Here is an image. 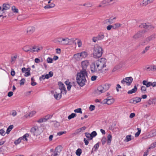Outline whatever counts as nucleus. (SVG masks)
<instances>
[{
	"mask_svg": "<svg viewBox=\"0 0 156 156\" xmlns=\"http://www.w3.org/2000/svg\"><path fill=\"white\" fill-rule=\"evenodd\" d=\"M89 63L88 60H85L81 62L82 69L79 73H78L76 77V82L80 87L83 86L86 81V77H87L86 69Z\"/></svg>",
	"mask_w": 156,
	"mask_h": 156,
	"instance_id": "nucleus-1",
	"label": "nucleus"
},
{
	"mask_svg": "<svg viewBox=\"0 0 156 156\" xmlns=\"http://www.w3.org/2000/svg\"><path fill=\"white\" fill-rule=\"evenodd\" d=\"M103 50L102 48L98 45H96L94 46L93 51V57L95 58L101 57L103 53Z\"/></svg>",
	"mask_w": 156,
	"mask_h": 156,
	"instance_id": "nucleus-2",
	"label": "nucleus"
},
{
	"mask_svg": "<svg viewBox=\"0 0 156 156\" xmlns=\"http://www.w3.org/2000/svg\"><path fill=\"white\" fill-rule=\"evenodd\" d=\"M111 85L106 83L98 86L97 90L95 91V93L97 94H100L107 90L110 87Z\"/></svg>",
	"mask_w": 156,
	"mask_h": 156,
	"instance_id": "nucleus-3",
	"label": "nucleus"
},
{
	"mask_svg": "<svg viewBox=\"0 0 156 156\" xmlns=\"http://www.w3.org/2000/svg\"><path fill=\"white\" fill-rule=\"evenodd\" d=\"M30 132L34 136H37L40 134L39 127L37 126H35L32 127L30 129Z\"/></svg>",
	"mask_w": 156,
	"mask_h": 156,
	"instance_id": "nucleus-4",
	"label": "nucleus"
},
{
	"mask_svg": "<svg viewBox=\"0 0 156 156\" xmlns=\"http://www.w3.org/2000/svg\"><path fill=\"white\" fill-rule=\"evenodd\" d=\"M155 35L153 34L148 37L144 40V41L140 42V45H143L147 44L150 41L153 40L155 38Z\"/></svg>",
	"mask_w": 156,
	"mask_h": 156,
	"instance_id": "nucleus-5",
	"label": "nucleus"
},
{
	"mask_svg": "<svg viewBox=\"0 0 156 156\" xmlns=\"http://www.w3.org/2000/svg\"><path fill=\"white\" fill-rule=\"evenodd\" d=\"M98 63L100 67H101V70L105 67L106 66V59L105 58H101L100 59L97 60Z\"/></svg>",
	"mask_w": 156,
	"mask_h": 156,
	"instance_id": "nucleus-6",
	"label": "nucleus"
},
{
	"mask_svg": "<svg viewBox=\"0 0 156 156\" xmlns=\"http://www.w3.org/2000/svg\"><path fill=\"white\" fill-rule=\"evenodd\" d=\"M105 37V36L103 33H100L96 37H94L92 38V41L94 42L97 41L101 40L103 39Z\"/></svg>",
	"mask_w": 156,
	"mask_h": 156,
	"instance_id": "nucleus-7",
	"label": "nucleus"
},
{
	"mask_svg": "<svg viewBox=\"0 0 156 156\" xmlns=\"http://www.w3.org/2000/svg\"><path fill=\"white\" fill-rule=\"evenodd\" d=\"M2 8L1 9L2 15H0V18L3 16V14H5V10H7L10 8V5L8 4L4 3L2 6Z\"/></svg>",
	"mask_w": 156,
	"mask_h": 156,
	"instance_id": "nucleus-8",
	"label": "nucleus"
},
{
	"mask_svg": "<svg viewBox=\"0 0 156 156\" xmlns=\"http://www.w3.org/2000/svg\"><path fill=\"white\" fill-rule=\"evenodd\" d=\"M145 32V30L139 31L133 36V38L135 39H137L144 36V34Z\"/></svg>",
	"mask_w": 156,
	"mask_h": 156,
	"instance_id": "nucleus-9",
	"label": "nucleus"
},
{
	"mask_svg": "<svg viewBox=\"0 0 156 156\" xmlns=\"http://www.w3.org/2000/svg\"><path fill=\"white\" fill-rule=\"evenodd\" d=\"M62 147L61 146L56 147L55 150L54 154L53 155L52 154L51 156H58L62 151Z\"/></svg>",
	"mask_w": 156,
	"mask_h": 156,
	"instance_id": "nucleus-10",
	"label": "nucleus"
},
{
	"mask_svg": "<svg viewBox=\"0 0 156 156\" xmlns=\"http://www.w3.org/2000/svg\"><path fill=\"white\" fill-rule=\"evenodd\" d=\"M141 98L139 97H136L131 99L130 103L133 104H136L140 102L141 101Z\"/></svg>",
	"mask_w": 156,
	"mask_h": 156,
	"instance_id": "nucleus-11",
	"label": "nucleus"
},
{
	"mask_svg": "<svg viewBox=\"0 0 156 156\" xmlns=\"http://www.w3.org/2000/svg\"><path fill=\"white\" fill-rule=\"evenodd\" d=\"M90 69L92 73L98 72L97 67L94 62H92L90 66Z\"/></svg>",
	"mask_w": 156,
	"mask_h": 156,
	"instance_id": "nucleus-12",
	"label": "nucleus"
},
{
	"mask_svg": "<svg viewBox=\"0 0 156 156\" xmlns=\"http://www.w3.org/2000/svg\"><path fill=\"white\" fill-rule=\"evenodd\" d=\"M35 28L33 27H30L27 28V33L28 35H30L35 31Z\"/></svg>",
	"mask_w": 156,
	"mask_h": 156,
	"instance_id": "nucleus-13",
	"label": "nucleus"
},
{
	"mask_svg": "<svg viewBox=\"0 0 156 156\" xmlns=\"http://www.w3.org/2000/svg\"><path fill=\"white\" fill-rule=\"evenodd\" d=\"M125 83L127 86L130 85L131 83L132 82L133 79L131 77H126L125 78Z\"/></svg>",
	"mask_w": 156,
	"mask_h": 156,
	"instance_id": "nucleus-14",
	"label": "nucleus"
},
{
	"mask_svg": "<svg viewBox=\"0 0 156 156\" xmlns=\"http://www.w3.org/2000/svg\"><path fill=\"white\" fill-rule=\"evenodd\" d=\"M42 48V47L37 48L36 46H34L31 47V52L33 53L35 51L38 52L39 50H40Z\"/></svg>",
	"mask_w": 156,
	"mask_h": 156,
	"instance_id": "nucleus-15",
	"label": "nucleus"
},
{
	"mask_svg": "<svg viewBox=\"0 0 156 156\" xmlns=\"http://www.w3.org/2000/svg\"><path fill=\"white\" fill-rule=\"evenodd\" d=\"M58 85L60 87L61 93H62V90H63L65 91V93H66L67 90H66V88L64 84L61 82H58Z\"/></svg>",
	"mask_w": 156,
	"mask_h": 156,
	"instance_id": "nucleus-16",
	"label": "nucleus"
},
{
	"mask_svg": "<svg viewBox=\"0 0 156 156\" xmlns=\"http://www.w3.org/2000/svg\"><path fill=\"white\" fill-rule=\"evenodd\" d=\"M62 39L63 38L59 37L54 40V41L55 43L62 45Z\"/></svg>",
	"mask_w": 156,
	"mask_h": 156,
	"instance_id": "nucleus-17",
	"label": "nucleus"
},
{
	"mask_svg": "<svg viewBox=\"0 0 156 156\" xmlns=\"http://www.w3.org/2000/svg\"><path fill=\"white\" fill-rule=\"evenodd\" d=\"M153 1L151 0H143L142 2L141 5L142 6H146L148 4L151 3Z\"/></svg>",
	"mask_w": 156,
	"mask_h": 156,
	"instance_id": "nucleus-18",
	"label": "nucleus"
},
{
	"mask_svg": "<svg viewBox=\"0 0 156 156\" xmlns=\"http://www.w3.org/2000/svg\"><path fill=\"white\" fill-rule=\"evenodd\" d=\"M143 84L145 86H146V87H148L151 86L152 84V82H148L146 80H144L142 82Z\"/></svg>",
	"mask_w": 156,
	"mask_h": 156,
	"instance_id": "nucleus-19",
	"label": "nucleus"
},
{
	"mask_svg": "<svg viewBox=\"0 0 156 156\" xmlns=\"http://www.w3.org/2000/svg\"><path fill=\"white\" fill-rule=\"evenodd\" d=\"M62 45H66L69 44V39L67 37L63 38Z\"/></svg>",
	"mask_w": 156,
	"mask_h": 156,
	"instance_id": "nucleus-20",
	"label": "nucleus"
},
{
	"mask_svg": "<svg viewBox=\"0 0 156 156\" xmlns=\"http://www.w3.org/2000/svg\"><path fill=\"white\" fill-rule=\"evenodd\" d=\"M137 87L136 85H135L133 89H132V90L128 91L127 93L129 94H132L133 93L136 92L137 90Z\"/></svg>",
	"mask_w": 156,
	"mask_h": 156,
	"instance_id": "nucleus-21",
	"label": "nucleus"
},
{
	"mask_svg": "<svg viewBox=\"0 0 156 156\" xmlns=\"http://www.w3.org/2000/svg\"><path fill=\"white\" fill-rule=\"evenodd\" d=\"M97 134L95 131H93L90 134V139H89V140H90L92 138L97 136Z\"/></svg>",
	"mask_w": 156,
	"mask_h": 156,
	"instance_id": "nucleus-22",
	"label": "nucleus"
},
{
	"mask_svg": "<svg viewBox=\"0 0 156 156\" xmlns=\"http://www.w3.org/2000/svg\"><path fill=\"white\" fill-rule=\"evenodd\" d=\"M23 50L26 52H31V47L28 46H26L23 47Z\"/></svg>",
	"mask_w": 156,
	"mask_h": 156,
	"instance_id": "nucleus-23",
	"label": "nucleus"
},
{
	"mask_svg": "<svg viewBox=\"0 0 156 156\" xmlns=\"http://www.w3.org/2000/svg\"><path fill=\"white\" fill-rule=\"evenodd\" d=\"M121 26V24L118 23H116L114 25H113V29L114 30L117 29L119 27H120Z\"/></svg>",
	"mask_w": 156,
	"mask_h": 156,
	"instance_id": "nucleus-24",
	"label": "nucleus"
},
{
	"mask_svg": "<svg viewBox=\"0 0 156 156\" xmlns=\"http://www.w3.org/2000/svg\"><path fill=\"white\" fill-rule=\"evenodd\" d=\"M113 0H103L101 2V4L104 5H103L109 3Z\"/></svg>",
	"mask_w": 156,
	"mask_h": 156,
	"instance_id": "nucleus-25",
	"label": "nucleus"
},
{
	"mask_svg": "<svg viewBox=\"0 0 156 156\" xmlns=\"http://www.w3.org/2000/svg\"><path fill=\"white\" fill-rule=\"evenodd\" d=\"M106 101L104 102V103H106L108 105H110L113 103L114 101V99H111L110 100L109 99L108 100L105 101Z\"/></svg>",
	"mask_w": 156,
	"mask_h": 156,
	"instance_id": "nucleus-26",
	"label": "nucleus"
},
{
	"mask_svg": "<svg viewBox=\"0 0 156 156\" xmlns=\"http://www.w3.org/2000/svg\"><path fill=\"white\" fill-rule=\"evenodd\" d=\"M13 128V125H10L8 127L6 133L7 134H9L10 132L11 131L12 129Z\"/></svg>",
	"mask_w": 156,
	"mask_h": 156,
	"instance_id": "nucleus-27",
	"label": "nucleus"
},
{
	"mask_svg": "<svg viewBox=\"0 0 156 156\" xmlns=\"http://www.w3.org/2000/svg\"><path fill=\"white\" fill-rule=\"evenodd\" d=\"M81 56L82 58H86L88 55V54L87 52L82 51L80 53Z\"/></svg>",
	"mask_w": 156,
	"mask_h": 156,
	"instance_id": "nucleus-28",
	"label": "nucleus"
},
{
	"mask_svg": "<svg viewBox=\"0 0 156 156\" xmlns=\"http://www.w3.org/2000/svg\"><path fill=\"white\" fill-rule=\"evenodd\" d=\"M61 96L62 95L61 93L60 94H57L54 95V98L57 100H59L61 98Z\"/></svg>",
	"mask_w": 156,
	"mask_h": 156,
	"instance_id": "nucleus-29",
	"label": "nucleus"
},
{
	"mask_svg": "<svg viewBox=\"0 0 156 156\" xmlns=\"http://www.w3.org/2000/svg\"><path fill=\"white\" fill-rule=\"evenodd\" d=\"M29 135L28 133H26L25 135H24L21 139H22V140H25L26 141H28V139L27 138V137H29Z\"/></svg>",
	"mask_w": 156,
	"mask_h": 156,
	"instance_id": "nucleus-30",
	"label": "nucleus"
},
{
	"mask_svg": "<svg viewBox=\"0 0 156 156\" xmlns=\"http://www.w3.org/2000/svg\"><path fill=\"white\" fill-rule=\"evenodd\" d=\"M99 146V143H98L94 145V147L93 148L92 150H94V151H96L98 149Z\"/></svg>",
	"mask_w": 156,
	"mask_h": 156,
	"instance_id": "nucleus-31",
	"label": "nucleus"
},
{
	"mask_svg": "<svg viewBox=\"0 0 156 156\" xmlns=\"http://www.w3.org/2000/svg\"><path fill=\"white\" fill-rule=\"evenodd\" d=\"M82 153V150L80 148H78L76 151V154L78 156H80Z\"/></svg>",
	"mask_w": 156,
	"mask_h": 156,
	"instance_id": "nucleus-32",
	"label": "nucleus"
},
{
	"mask_svg": "<svg viewBox=\"0 0 156 156\" xmlns=\"http://www.w3.org/2000/svg\"><path fill=\"white\" fill-rule=\"evenodd\" d=\"M147 25V23H144L140 25L139 27L142 28H144L146 29Z\"/></svg>",
	"mask_w": 156,
	"mask_h": 156,
	"instance_id": "nucleus-33",
	"label": "nucleus"
},
{
	"mask_svg": "<svg viewBox=\"0 0 156 156\" xmlns=\"http://www.w3.org/2000/svg\"><path fill=\"white\" fill-rule=\"evenodd\" d=\"M95 63V65H96V66L97 67V68L98 69V72L99 71L102 70L101 67H100L99 64L98 62L97 61L94 62Z\"/></svg>",
	"mask_w": 156,
	"mask_h": 156,
	"instance_id": "nucleus-34",
	"label": "nucleus"
},
{
	"mask_svg": "<svg viewBox=\"0 0 156 156\" xmlns=\"http://www.w3.org/2000/svg\"><path fill=\"white\" fill-rule=\"evenodd\" d=\"M22 137H20L18 139L16 140L14 142V144L16 145H17L19 144L21 142V140H22V139H21Z\"/></svg>",
	"mask_w": 156,
	"mask_h": 156,
	"instance_id": "nucleus-35",
	"label": "nucleus"
},
{
	"mask_svg": "<svg viewBox=\"0 0 156 156\" xmlns=\"http://www.w3.org/2000/svg\"><path fill=\"white\" fill-rule=\"evenodd\" d=\"M154 27L153 25H150L148 23H147V25L146 29L148 30H152L154 28Z\"/></svg>",
	"mask_w": 156,
	"mask_h": 156,
	"instance_id": "nucleus-36",
	"label": "nucleus"
},
{
	"mask_svg": "<svg viewBox=\"0 0 156 156\" xmlns=\"http://www.w3.org/2000/svg\"><path fill=\"white\" fill-rule=\"evenodd\" d=\"M76 114L74 113H72L71 115H69L68 116V119L69 120L71 119L74 118V117H76Z\"/></svg>",
	"mask_w": 156,
	"mask_h": 156,
	"instance_id": "nucleus-37",
	"label": "nucleus"
},
{
	"mask_svg": "<svg viewBox=\"0 0 156 156\" xmlns=\"http://www.w3.org/2000/svg\"><path fill=\"white\" fill-rule=\"evenodd\" d=\"M131 140V135H127L126 136V139L125 140V141L126 142H128L130 141Z\"/></svg>",
	"mask_w": 156,
	"mask_h": 156,
	"instance_id": "nucleus-38",
	"label": "nucleus"
},
{
	"mask_svg": "<svg viewBox=\"0 0 156 156\" xmlns=\"http://www.w3.org/2000/svg\"><path fill=\"white\" fill-rule=\"evenodd\" d=\"M77 40V38H71V39H69V44H74V42H75V41L76 40Z\"/></svg>",
	"mask_w": 156,
	"mask_h": 156,
	"instance_id": "nucleus-39",
	"label": "nucleus"
},
{
	"mask_svg": "<svg viewBox=\"0 0 156 156\" xmlns=\"http://www.w3.org/2000/svg\"><path fill=\"white\" fill-rule=\"evenodd\" d=\"M138 131L135 134V136L136 137H137L138 136L141 132V129L140 128H137V129Z\"/></svg>",
	"mask_w": 156,
	"mask_h": 156,
	"instance_id": "nucleus-40",
	"label": "nucleus"
},
{
	"mask_svg": "<svg viewBox=\"0 0 156 156\" xmlns=\"http://www.w3.org/2000/svg\"><path fill=\"white\" fill-rule=\"evenodd\" d=\"M141 90L142 93L145 94L146 90V88L144 86H142L141 87Z\"/></svg>",
	"mask_w": 156,
	"mask_h": 156,
	"instance_id": "nucleus-41",
	"label": "nucleus"
},
{
	"mask_svg": "<svg viewBox=\"0 0 156 156\" xmlns=\"http://www.w3.org/2000/svg\"><path fill=\"white\" fill-rule=\"evenodd\" d=\"M12 9L14 12L16 13L18 12V9H16L15 6H13L12 7Z\"/></svg>",
	"mask_w": 156,
	"mask_h": 156,
	"instance_id": "nucleus-42",
	"label": "nucleus"
},
{
	"mask_svg": "<svg viewBox=\"0 0 156 156\" xmlns=\"http://www.w3.org/2000/svg\"><path fill=\"white\" fill-rule=\"evenodd\" d=\"M52 115H46L45 118H44L45 121H47L48 119H51L52 117Z\"/></svg>",
	"mask_w": 156,
	"mask_h": 156,
	"instance_id": "nucleus-43",
	"label": "nucleus"
},
{
	"mask_svg": "<svg viewBox=\"0 0 156 156\" xmlns=\"http://www.w3.org/2000/svg\"><path fill=\"white\" fill-rule=\"evenodd\" d=\"M74 111L75 112L78 113H82V111L81 110V109L80 108H79L76 109H75L74 110Z\"/></svg>",
	"mask_w": 156,
	"mask_h": 156,
	"instance_id": "nucleus-44",
	"label": "nucleus"
},
{
	"mask_svg": "<svg viewBox=\"0 0 156 156\" xmlns=\"http://www.w3.org/2000/svg\"><path fill=\"white\" fill-rule=\"evenodd\" d=\"M36 112L35 111H32L30 112L28 114V116L29 117H32L34 114H35Z\"/></svg>",
	"mask_w": 156,
	"mask_h": 156,
	"instance_id": "nucleus-45",
	"label": "nucleus"
},
{
	"mask_svg": "<svg viewBox=\"0 0 156 156\" xmlns=\"http://www.w3.org/2000/svg\"><path fill=\"white\" fill-rule=\"evenodd\" d=\"M80 54V53H78L77 54H75L74 55V57L76 58H80V57H81Z\"/></svg>",
	"mask_w": 156,
	"mask_h": 156,
	"instance_id": "nucleus-46",
	"label": "nucleus"
},
{
	"mask_svg": "<svg viewBox=\"0 0 156 156\" xmlns=\"http://www.w3.org/2000/svg\"><path fill=\"white\" fill-rule=\"evenodd\" d=\"M106 140H106V138H105V137H102L101 140V141L102 144L103 145H104L105 144L106 142Z\"/></svg>",
	"mask_w": 156,
	"mask_h": 156,
	"instance_id": "nucleus-47",
	"label": "nucleus"
},
{
	"mask_svg": "<svg viewBox=\"0 0 156 156\" xmlns=\"http://www.w3.org/2000/svg\"><path fill=\"white\" fill-rule=\"evenodd\" d=\"M116 19V17H114L113 18H110V19H107L106 20V21H107V22H109L110 23V24L112 23V21L113 20H115Z\"/></svg>",
	"mask_w": 156,
	"mask_h": 156,
	"instance_id": "nucleus-48",
	"label": "nucleus"
},
{
	"mask_svg": "<svg viewBox=\"0 0 156 156\" xmlns=\"http://www.w3.org/2000/svg\"><path fill=\"white\" fill-rule=\"evenodd\" d=\"M156 147V143L155 142L152 144L150 147L149 148V149L153 148Z\"/></svg>",
	"mask_w": 156,
	"mask_h": 156,
	"instance_id": "nucleus-49",
	"label": "nucleus"
},
{
	"mask_svg": "<svg viewBox=\"0 0 156 156\" xmlns=\"http://www.w3.org/2000/svg\"><path fill=\"white\" fill-rule=\"evenodd\" d=\"M25 82V80L24 78H22L20 80V85H23L24 84V83Z\"/></svg>",
	"mask_w": 156,
	"mask_h": 156,
	"instance_id": "nucleus-50",
	"label": "nucleus"
},
{
	"mask_svg": "<svg viewBox=\"0 0 156 156\" xmlns=\"http://www.w3.org/2000/svg\"><path fill=\"white\" fill-rule=\"evenodd\" d=\"M149 48L150 47L149 46L146 47L145 48V49L142 51V54H144L146 52L149 50Z\"/></svg>",
	"mask_w": 156,
	"mask_h": 156,
	"instance_id": "nucleus-51",
	"label": "nucleus"
},
{
	"mask_svg": "<svg viewBox=\"0 0 156 156\" xmlns=\"http://www.w3.org/2000/svg\"><path fill=\"white\" fill-rule=\"evenodd\" d=\"M77 40H78L77 43L78 44V47H80L82 45V42L80 40L78 39H77Z\"/></svg>",
	"mask_w": 156,
	"mask_h": 156,
	"instance_id": "nucleus-52",
	"label": "nucleus"
},
{
	"mask_svg": "<svg viewBox=\"0 0 156 156\" xmlns=\"http://www.w3.org/2000/svg\"><path fill=\"white\" fill-rule=\"evenodd\" d=\"M95 106L93 105H90L89 107V110L90 111H92L95 109Z\"/></svg>",
	"mask_w": 156,
	"mask_h": 156,
	"instance_id": "nucleus-53",
	"label": "nucleus"
},
{
	"mask_svg": "<svg viewBox=\"0 0 156 156\" xmlns=\"http://www.w3.org/2000/svg\"><path fill=\"white\" fill-rule=\"evenodd\" d=\"M15 72L14 70V69H11V75L13 76L15 75Z\"/></svg>",
	"mask_w": 156,
	"mask_h": 156,
	"instance_id": "nucleus-54",
	"label": "nucleus"
},
{
	"mask_svg": "<svg viewBox=\"0 0 156 156\" xmlns=\"http://www.w3.org/2000/svg\"><path fill=\"white\" fill-rule=\"evenodd\" d=\"M5 133V131L2 129H0V134L2 136H4Z\"/></svg>",
	"mask_w": 156,
	"mask_h": 156,
	"instance_id": "nucleus-55",
	"label": "nucleus"
},
{
	"mask_svg": "<svg viewBox=\"0 0 156 156\" xmlns=\"http://www.w3.org/2000/svg\"><path fill=\"white\" fill-rule=\"evenodd\" d=\"M28 69H29V70H30V68H28L27 69H26L25 67H23L22 69V71L23 73H24L25 72H26L28 70Z\"/></svg>",
	"mask_w": 156,
	"mask_h": 156,
	"instance_id": "nucleus-56",
	"label": "nucleus"
},
{
	"mask_svg": "<svg viewBox=\"0 0 156 156\" xmlns=\"http://www.w3.org/2000/svg\"><path fill=\"white\" fill-rule=\"evenodd\" d=\"M47 61L48 63H51L52 62L53 60L51 58L48 57L47 59Z\"/></svg>",
	"mask_w": 156,
	"mask_h": 156,
	"instance_id": "nucleus-57",
	"label": "nucleus"
},
{
	"mask_svg": "<svg viewBox=\"0 0 156 156\" xmlns=\"http://www.w3.org/2000/svg\"><path fill=\"white\" fill-rule=\"evenodd\" d=\"M17 57V56L16 55L13 57H12L11 62H12L13 61H15Z\"/></svg>",
	"mask_w": 156,
	"mask_h": 156,
	"instance_id": "nucleus-58",
	"label": "nucleus"
},
{
	"mask_svg": "<svg viewBox=\"0 0 156 156\" xmlns=\"http://www.w3.org/2000/svg\"><path fill=\"white\" fill-rule=\"evenodd\" d=\"M107 29L108 30H111V29L112 28L113 29V25H109L107 27Z\"/></svg>",
	"mask_w": 156,
	"mask_h": 156,
	"instance_id": "nucleus-59",
	"label": "nucleus"
},
{
	"mask_svg": "<svg viewBox=\"0 0 156 156\" xmlns=\"http://www.w3.org/2000/svg\"><path fill=\"white\" fill-rule=\"evenodd\" d=\"M66 133V131L62 132H59L58 133L57 135L59 136H61L63 134H65Z\"/></svg>",
	"mask_w": 156,
	"mask_h": 156,
	"instance_id": "nucleus-60",
	"label": "nucleus"
},
{
	"mask_svg": "<svg viewBox=\"0 0 156 156\" xmlns=\"http://www.w3.org/2000/svg\"><path fill=\"white\" fill-rule=\"evenodd\" d=\"M97 76H91V80L92 81H94L96 80Z\"/></svg>",
	"mask_w": 156,
	"mask_h": 156,
	"instance_id": "nucleus-61",
	"label": "nucleus"
},
{
	"mask_svg": "<svg viewBox=\"0 0 156 156\" xmlns=\"http://www.w3.org/2000/svg\"><path fill=\"white\" fill-rule=\"evenodd\" d=\"M37 122L39 123H41L43 122H46L45 120H44V118H42V119H41L37 120Z\"/></svg>",
	"mask_w": 156,
	"mask_h": 156,
	"instance_id": "nucleus-62",
	"label": "nucleus"
},
{
	"mask_svg": "<svg viewBox=\"0 0 156 156\" xmlns=\"http://www.w3.org/2000/svg\"><path fill=\"white\" fill-rule=\"evenodd\" d=\"M17 113L15 110H13L12 111V115L13 116H15L17 115Z\"/></svg>",
	"mask_w": 156,
	"mask_h": 156,
	"instance_id": "nucleus-63",
	"label": "nucleus"
},
{
	"mask_svg": "<svg viewBox=\"0 0 156 156\" xmlns=\"http://www.w3.org/2000/svg\"><path fill=\"white\" fill-rule=\"evenodd\" d=\"M90 134L89 133L86 132L85 133V135L88 138V140H89V139H90Z\"/></svg>",
	"mask_w": 156,
	"mask_h": 156,
	"instance_id": "nucleus-64",
	"label": "nucleus"
}]
</instances>
